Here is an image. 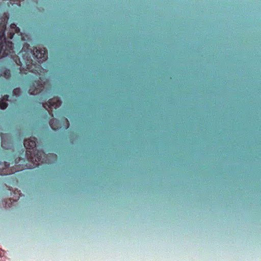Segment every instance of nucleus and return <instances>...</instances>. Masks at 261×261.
I'll return each mask as SVG.
<instances>
[{
  "mask_svg": "<svg viewBox=\"0 0 261 261\" xmlns=\"http://www.w3.org/2000/svg\"><path fill=\"white\" fill-rule=\"evenodd\" d=\"M8 17H0V76L6 80L11 77L12 69L14 75L25 77H31L29 83V93L30 95L37 96L40 100H45L49 97L47 91L44 90L45 82H42L44 78L41 76L43 70L41 64L48 58L47 50L44 48L38 47L32 49L28 43H24L19 55L22 56V61L19 56L16 54L13 43L6 40L5 31Z\"/></svg>",
  "mask_w": 261,
  "mask_h": 261,
  "instance_id": "nucleus-1",
  "label": "nucleus"
},
{
  "mask_svg": "<svg viewBox=\"0 0 261 261\" xmlns=\"http://www.w3.org/2000/svg\"><path fill=\"white\" fill-rule=\"evenodd\" d=\"M37 139L31 137L29 139L24 141V146L26 148V156L29 162L34 163V165L39 166V162L44 163L46 162V154L41 149L37 148Z\"/></svg>",
  "mask_w": 261,
  "mask_h": 261,
  "instance_id": "nucleus-2",
  "label": "nucleus"
},
{
  "mask_svg": "<svg viewBox=\"0 0 261 261\" xmlns=\"http://www.w3.org/2000/svg\"><path fill=\"white\" fill-rule=\"evenodd\" d=\"M43 107L48 111L49 114L53 116L52 112L59 110L62 105V101L58 97H54L49 99L47 102L42 103Z\"/></svg>",
  "mask_w": 261,
  "mask_h": 261,
  "instance_id": "nucleus-3",
  "label": "nucleus"
},
{
  "mask_svg": "<svg viewBox=\"0 0 261 261\" xmlns=\"http://www.w3.org/2000/svg\"><path fill=\"white\" fill-rule=\"evenodd\" d=\"M0 166H3L2 170H0L1 175H10L17 171L22 170L23 169L19 167L20 165H16V169L14 167L9 169V167L10 166V164L7 162H5L4 165L0 164Z\"/></svg>",
  "mask_w": 261,
  "mask_h": 261,
  "instance_id": "nucleus-4",
  "label": "nucleus"
},
{
  "mask_svg": "<svg viewBox=\"0 0 261 261\" xmlns=\"http://www.w3.org/2000/svg\"><path fill=\"white\" fill-rule=\"evenodd\" d=\"M20 29L16 26L15 23H11L10 24V28L9 30L8 38L10 39H12L14 37L15 33H19Z\"/></svg>",
  "mask_w": 261,
  "mask_h": 261,
  "instance_id": "nucleus-5",
  "label": "nucleus"
},
{
  "mask_svg": "<svg viewBox=\"0 0 261 261\" xmlns=\"http://www.w3.org/2000/svg\"><path fill=\"white\" fill-rule=\"evenodd\" d=\"M49 125L53 130H56L60 127V123L58 120L53 118L49 121Z\"/></svg>",
  "mask_w": 261,
  "mask_h": 261,
  "instance_id": "nucleus-6",
  "label": "nucleus"
},
{
  "mask_svg": "<svg viewBox=\"0 0 261 261\" xmlns=\"http://www.w3.org/2000/svg\"><path fill=\"white\" fill-rule=\"evenodd\" d=\"M8 106V105L7 102H4L3 101H0V108L1 109H2V110L6 109L7 108Z\"/></svg>",
  "mask_w": 261,
  "mask_h": 261,
  "instance_id": "nucleus-7",
  "label": "nucleus"
},
{
  "mask_svg": "<svg viewBox=\"0 0 261 261\" xmlns=\"http://www.w3.org/2000/svg\"><path fill=\"white\" fill-rule=\"evenodd\" d=\"M21 92L20 89L19 88H15L13 90V94L15 96H19Z\"/></svg>",
  "mask_w": 261,
  "mask_h": 261,
  "instance_id": "nucleus-8",
  "label": "nucleus"
},
{
  "mask_svg": "<svg viewBox=\"0 0 261 261\" xmlns=\"http://www.w3.org/2000/svg\"><path fill=\"white\" fill-rule=\"evenodd\" d=\"M18 163L16 161V160H15V164H17Z\"/></svg>",
  "mask_w": 261,
  "mask_h": 261,
  "instance_id": "nucleus-9",
  "label": "nucleus"
},
{
  "mask_svg": "<svg viewBox=\"0 0 261 261\" xmlns=\"http://www.w3.org/2000/svg\"><path fill=\"white\" fill-rule=\"evenodd\" d=\"M66 120H67L66 119ZM67 121V125H68V126H69V123H68V121Z\"/></svg>",
  "mask_w": 261,
  "mask_h": 261,
  "instance_id": "nucleus-10",
  "label": "nucleus"
},
{
  "mask_svg": "<svg viewBox=\"0 0 261 261\" xmlns=\"http://www.w3.org/2000/svg\"><path fill=\"white\" fill-rule=\"evenodd\" d=\"M22 160L23 162H24V161H25V160H24V159H22Z\"/></svg>",
  "mask_w": 261,
  "mask_h": 261,
  "instance_id": "nucleus-11",
  "label": "nucleus"
},
{
  "mask_svg": "<svg viewBox=\"0 0 261 261\" xmlns=\"http://www.w3.org/2000/svg\"><path fill=\"white\" fill-rule=\"evenodd\" d=\"M21 160V159L19 158V161H20Z\"/></svg>",
  "mask_w": 261,
  "mask_h": 261,
  "instance_id": "nucleus-12",
  "label": "nucleus"
}]
</instances>
